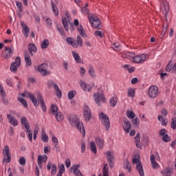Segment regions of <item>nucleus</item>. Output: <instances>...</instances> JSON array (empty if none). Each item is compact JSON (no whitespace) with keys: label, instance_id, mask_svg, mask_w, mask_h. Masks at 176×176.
<instances>
[{"label":"nucleus","instance_id":"1","mask_svg":"<svg viewBox=\"0 0 176 176\" xmlns=\"http://www.w3.org/2000/svg\"><path fill=\"white\" fill-rule=\"evenodd\" d=\"M68 119L70 124L74 127H77L80 133H82V137H85V135H86V131H85L83 123L79 121V118H78V117L75 115H72L68 117Z\"/></svg>","mask_w":176,"mask_h":176},{"label":"nucleus","instance_id":"2","mask_svg":"<svg viewBox=\"0 0 176 176\" xmlns=\"http://www.w3.org/2000/svg\"><path fill=\"white\" fill-rule=\"evenodd\" d=\"M28 97L30 98L34 107H39V102H41V108L43 112H46V111H47V109L46 107V104H45V100H43V97L42 96V94L38 93L37 99L35 98V96L34 94H30V93H28Z\"/></svg>","mask_w":176,"mask_h":176},{"label":"nucleus","instance_id":"3","mask_svg":"<svg viewBox=\"0 0 176 176\" xmlns=\"http://www.w3.org/2000/svg\"><path fill=\"white\" fill-rule=\"evenodd\" d=\"M66 41L69 45L78 49V47H82L83 46V41L80 36H77V39H75L72 37H67Z\"/></svg>","mask_w":176,"mask_h":176},{"label":"nucleus","instance_id":"4","mask_svg":"<svg viewBox=\"0 0 176 176\" xmlns=\"http://www.w3.org/2000/svg\"><path fill=\"white\" fill-rule=\"evenodd\" d=\"M88 20L93 28H97L98 30L101 29V21L97 16H94V15H89Z\"/></svg>","mask_w":176,"mask_h":176},{"label":"nucleus","instance_id":"5","mask_svg":"<svg viewBox=\"0 0 176 176\" xmlns=\"http://www.w3.org/2000/svg\"><path fill=\"white\" fill-rule=\"evenodd\" d=\"M100 119L101 120V123L103 124L104 127L107 130V131H109L111 127V121H109V117L102 112L100 113Z\"/></svg>","mask_w":176,"mask_h":176},{"label":"nucleus","instance_id":"6","mask_svg":"<svg viewBox=\"0 0 176 176\" xmlns=\"http://www.w3.org/2000/svg\"><path fill=\"white\" fill-rule=\"evenodd\" d=\"M132 162L134 164L138 163L136 164V168H137L138 173H140V175L144 176L145 173H144V167L142 166V163H141V162H140V157L137 156V157H135L134 158H133Z\"/></svg>","mask_w":176,"mask_h":176},{"label":"nucleus","instance_id":"7","mask_svg":"<svg viewBox=\"0 0 176 176\" xmlns=\"http://www.w3.org/2000/svg\"><path fill=\"white\" fill-rule=\"evenodd\" d=\"M47 86L50 89V87H53L54 86L56 96L58 97V98H61L63 96V92H61V90L60 89V88H58V85L56 83H54L53 80H49L47 82Z\"/></svg>","mask_w":176,"mask_h":176},{"label":"nucleus","instance_id":"8","mask_svg":"<svg viewBox=\"0 0 176 176\" xmlns=\"http://www.w3.org/2000/svg\"><path fill=\"white\" fill-rule=\"evenodd\" d=\"M3 161L6 163H10L12 162V155L10 154V150L9 149V146H5L3 149Z\"/></svg>","mask_w":176,"mask_h":176},{"label":"nucleus","instance_id":"9","mask_svg":"<svg viewBox=\"0 0 176 176\" xmlns=\"http://www.w3.org/2000/svg\"><path fill=\"white\" fill-rule=\"evenodd\" d=\"M71 23V16L69 15V12H65V16L62 18V23L63 24V27L65 31H69V23Z\"/></svg>","mask_w":176,"mask_h":176},{"label":"nucleus","instance_id":"10","mask_svg":"<svg viewBox=\"0 0 176 176\" xmlns=\"http://www.w3.org/2000/svg\"><path fill=\"white\" fill-rule=\"evenodd\" d=\"M20 65H21V59L19 56H17L15 58V62L11 63L10 69L12 72L16 74L17 72V68H19Z\"/></svg>","mask_w":176,"mask_h":176},{"label":"nucleus","instance_id":"11","mask_svg":"<svg viewBox=\"0 0 176 176\" xmlns=\"http://www.w3.org/2000/svg\"><path fill=\"white\" fill-rule=\"evenodd\" d=\"M12 56H13V50L8 46L5 47V50L1 52V57L5 60H8Z\"/></svg>","mask_w":176,"mask_h":176},{"label":"nucleus","instance_id":"12","mask_svg":"<svg viewBox=\"0 0 176 176\" xmlns=\"http://www.w3.org/2000/svg\"><path fill=\"white\" fill-rule=\"evenodd\" d=\"M159 94V88L156 85H152L148 89V96L150 98H156Z\"/></svg>","mask_w":176,"mask_h":176},{"label":"nucleus","instance_id":"13","mask_svg":"<svg viewBox=\"0 0 176 176\" xmlns=\"http://www.w3.org/2000/svg\"><path fill=\"white\" fill-rule=\"evenodd\" d=\"M48 67L49 65H47V63H43L38 67V71L43 76L50 75V72H47L46 69Z\"/></svg>","mask_w":176,"mask_h":176},{"label":"nucleus","instance_id":"14","mask_svg":"<svg viewBox=\"0 0 176 176\" xmlns=\"http://www.w3.org/2000/svg\"><path fill=\"white\" fill-rule=\"evenodd\" d=\"M83 109L84 118L86 122H89V120H90V118H91V110H90V107L87 104L84 105Z\"/></svg>","mask_w":176,"mask_h":176},{"label":"nucleus","instance_id":"15","mask_svg":"<svg viewBox=\"0 0 176 176\" xmlns=\"http://www.w3.org/2000/svg\"><path fill=\"white\" fill-rule=\"evenodd\" d=\"M146 59V56L145 54H141V55H134L133 63H135V64H142L144 61Z\"/></svg>","mask_w":176,"mask_h":176},{"label":"nucleus","instance_id":"16","mask_svg":"<svg viewBox=\"0 0 176 176\" xmlns=\"http://www.w3.org/2000/svg\"><path fill=\"white\" fill-rule=\"evenodd\" d=\"M162 6L164 8V19L167 20V14H168V12H170V4L166 0L162 1Z\"/></svg>","mask_w":176,"mask_h":176},{"label":"nucleus","instance_id":"17","mask_svg":"<svg viewBox=\"0 0 176 176\" xmlns=\"http://www.w3.org/2000/svg\"><path fill=\"white\" fill-rule=\"evenodd\" d=\"M94 97L95 98V101L98 105H100V101L105 102V96L104 94H101L100 93L94 94Z\"/></svg>","mask_w":176,"mask_h":176},{"label":"nucleus","instance_id":"18","mask_svg":"<svg viewBox=\"0 0 176 176\" xmlns=\"http://www.w3.org/2000/svg\"><path fill=\"white\" fill-rule=\"evenodd\" d=\"M106 157L109 162V164L110 166V168H113V153H112L111 151H107L106 154Z\"/></svg>","mask_w":176,"mask_h":176},{"label":"nucleus","instance_id":"19","mask_svg":"<svg viewBox=\"0 0 176 176\" xmlns=\"http://www.w3.org/2000/svg\"><path fill=\"white\" fill-rule=\"evenodd\" d=\"M24 56L26 65H28V67H31V65H32V61L31 60V57L28 51L24 52Z\"/></svg>","mask_w":176,"mask_h":176},{"label":"nucleus","instance_id":"20","mask_svg":"<svg viewBox=\"0 0 176 176\" xmlns=\"http://www.w3.org/2000/svg\"><path fill=\"white\" fill-rule=\"evenodd\" d=\"M80 166L79 164L78 165H74L71 168V170L74 171V173L75 174L76 176H83L82 173H80V170L78 168H79Z\"/></svg>","mask_w":176,"mask_h":176},{"label":"nucleus","instance_id":"21","mask_svg":"<svg viewBox=\"0 0 176 176\" xmlns=\"http://www.w3.org/2000/svg\"><path fill=\"white\" fill-rule=\"evenodd\" d=\"M123 127L126 133H130V131L131 130V124H130V122L129 121V120L125 119L124 120Z\"/></svg>","mask_w":176,"mask_h":176},{"label":"nucleus","instance_id":"22","mask_svg":"<svg viewBox=\"0 0 176 176\" xmlns=\"http://www.w3.org/2000/svg\"><path fill=\"white\" fill-rule=\"evenodd\" d=\"M28 47L29 53L32 56H34L35 53H36V46H35V44L30 43L28 45Z\"/></svg>","mask_w":176,"mask_h":176},{"label":"nucleus","instance_id":"23","mask_svg":"<svg viewBox=\"0 0 176 176\" xmlns=\"http://www.w3.org/2000/svg\"><path fill=\"white\" fill-rule=\"evenodd\" d=\"M95 141H96V144L98 145L99 149H102V148H104V139H102L101 138H96L95 139Z\"/></svg>","mask_w":176,"mask_h":176},{"label":"nucleus","instance_id":"24","mask_svg":"<svg viewBox=\"0 0 176 176\" xmlns=\"http://www.w3.org/2000/svg\"><path fill=\"white\" fill-rule=\"evenodd\" d=\"M141 140V134L137 133L136 135L135 136V144L137 148H139L141 149L142 148V144L141 142H140V140Z\"/></svg>","mask_w":176,"mask_h":176},{"label":"nucleus","instance_id":"25","mask_svg":"<svg viewBox=\"0 0 176 176\" xmlns=\"http://www.w3.org/2000/svg\"><path fill=\"white\" fill-rule=\"evenodd\" d=\"M7 118L9 120V123L10 124H12V126H17L19 124V122H17V120L13 116H11L10 115L8 114Z\"/></svg>","mask_w":176,"mask_h":176},{"label":"nucleus","instance_id":"26","mask_svg":"<svg viewBox=\"0 0 176 176\" xmlns=\"http://www.w3.org/2000/svg\"><path fill=\"white\" fill-rule=\"evenodd\" d=\"M155 159H156V157L155 156V155H151L150 160L151 162L152 167L153 168H159V164H157V162L155 161Z\"/></svg>","mask_w":176,"mask_h":176},{"label":"nucleus","instance_id":"27","mask_svg":"<svg viewBox=\"0 0 176 176\" xmlns=\"http://www.w3.org/2000/svg\"><path fill=\"white\" fill-rule=\"evenodd\" d=\"M80 87L84 91H91V89H93L91 87H90V85L82 82H80Z\"/></svg>","mask_w":176,"mask_h":176},{"label":"nucleus","instance_id":"28","mask_svg":"<svg viewBox=\"0 0 176 176\" xmlns=\"http://www.w3.org/2000/svg\"><path fill=\"white\" fill-rule=\"evenodd\" d=\"M135 54L133 52H126L122 55V58H127L128 60H133Z\"/></svg>","mask_w":176,"mask_h":176},{"label":"nucleus","instance_id":"29","mask_svg":"<svg viewBox=\"0 0 176 176\" xmlns=\"http://www.w3.org/2000/svg\"><path fill=\"white\" fill-rule=\"evenodd\" d=\"M77 30L81 36H82L83 38H87V34H86V32H85V30L83 29V26L82 25H80Z\"/></svg>","mask_w":176,"mask_h":176},{"label":"nucleus","instance_id":"30","mask_svg":"<svg viewBox=\"0 0 176 176\" xmlns=\"http://www.w3.org/2000/svg\"><path fill=\"white\" fill-rule=\"evenodd\" d=\"M72 56H73L75 61H76L79 64H80V63H82V58H80V56H79V54H78V52H76L75 51L72 52Z\"/></svg>","mask_w":176,"mask_h":176},{"label":"nucleus","instance_id":"31","mask_svg":"<svg viewBox=\"0 0 176 176\" xmlns=\"http://www.w3.org/2000/svg\"><path fill=\"white\" fill-rule=\"evenodd\" d=\"M47 160V155H44V156L38 155V164L41 167L43 162H46Z\"/></svg>","mask_w":176,"mask_h":176},{"label":"nucleus","instance_id":"32","mask_svg":"<svg viewBox=\"0 0 176 176\" xmlns=\"http://www.w3.org/2000/svg\"><path fill=\"white\" fill-rule=\"evenodd\" d=\"M55 116L57 122H63V120H64V115H63L61 112L56 113Z\"/></svg>","mask_w":176,"mask_h":176},{"label":"nucleus","instance_id":"33","mask_svg":"<svg viewBox=\"0 0 176 176\" xmlns=\"http://www.w3.org/2000/svg\"><path fill=\"white\" fill-rule=\"evenodd\" d=\"M21 25L25 34H30V28L27 24H25V23H24V21H21Z\"/></svg>","mask_w":176,"mask_h":176},{"label":"nucleus","instance_id":"34","mask_svg":"<svg viewBox=\"0 0 176 176\" xmlns=\"http://www.w3.org/2000/svg\"><path fill=\"white\" fill-rule=\"evenodd\" d=\"M109 167L108 166V164H104L103 166V176H109Z\"/></svg>","mask_w":176,"mask_h":176},{"label":"nucleus","instance_id":"35","mask_svg":"<svg viewBox=\"0 0 176 176\" xmlns=\"http://www.w3.org/2000/svg\"><path fill=\"white\" fill-rule=\"evenodd\" d=\"M91 151L93 153H97V146H96V143L94 142H91L90 143Z\"/></svg>","mask_w":176,"mask_h":176},{"label":"nucleus","instance_id":"36","mask_svg":"<svg viewBox=\"0 0 176 176\" xmlns=\"http://www.w3.org/2000/svg\"><path fill=\"white\" fill-rule=\"evenodd\" d=\"M51 5L52 6V12L55 16H58V9H57V6L54 5V2L52 1Z\"/></svg>","mask_w":176,"mask_h":176},{"label":"nucleus","instance_id":"37","mask_svg":"<svg viewBox=\"0 0 176 176\" xmlns=\"http://www.w3.org/2000/svg\"><path fill=\"white\" fill-rule=\"evenodd\" d=\"M116 104H118V98H116V97H112L110 99L111 107H116Z\"/></svg>","mask_w":176,"mask_h":176},{"label":"nucleus","instance_id":"38","mask_svg":"<svg viewBox=\"0 0 176 176\" xmlns=\"http://www.w3.org/2000/svg\"><path fill=\"white\" fill-rule=\"evenodd\" d=\"M41 49H47V47H49V40H44L41 45Z\"/></svg>","mask_w":176,"mask_h":176},{"label":"nucleus","instance_id":"39","mask_svg":"<svg viewBox=\"0 0 176 176\" xmlns=\"http://www.w3.org/2000/svg\"><path fill=\"white\" fill-rule=\"evenodd\" d=\"M124 168H126V170H128L129 173H131V165H130V162L129 161H126L124 164Z\"/></svg>","mask_w":176,"mask_h":176},{"label":"nucleus","instance_id":"40","mask_svg":"<svg viewBox=\"0 0 176 176\" xmlns=\"http://www.w3.org/2000/svg\"><path fill=\"white\" fill-rule=\"evenodd\" d=\"M18 100L25 107V108H28V103L27 102V100L24 98H18Z\"/></svg>","mask_w":176,"mask_h":176},{"label":"nucleus","instance_id":"41","mask_svg":"<svg viewBox=\"0 0 176 176\" xmlns=\"http://www.w3.org/2000/svg\"><path fill=\"white\" fill-rule=\"evenodd\" d=\"M58 107H57L56 105L52 104L51 107V112L56 115V113H58Z\"/></svg>","mask_w":176,"mask_h":176},{"label":"nucleus","instance_id":"42","mask_svg":"<svg viewBox=\"0 0 176 176\" xmlns=\"http://www.w3.org/2000/svg\"><path fill=\"white\" fill-rule=\"evenodd\" d=\"M112 46L115 47H112L113 50H115V52H119L120 50V44L113 43L112 44Z\"/></svg>","mask_w":176,"mask_h":176},{"label":"nucleus","instance_id":"43","mask_svg":"<svg viewBox=\"0 0 176 176\" xmlns=\"http://www.w3.org/2000/svg\"><path fill=\"white\" fill-rule=\"evenodd\" d=\"M128 96L129 97H134L135 96V91L133 88H130L128 90Z\"/></svg>","mask_w":176,"mask_h":176},{"label":"nucleus","instance_id":"44","mask_svg":"<svg viewBox=\"0 0 176 176\" xmlns=\"http://www.w3.org/2000/svg\"><path fill=\"white\" fill-rule=\"evenodd\" d=\"M94 35L96 36H99V38H104L105 34L100 30H96L94 32Z\"/></svg>","mask_w":176,"mask_h":176},{"label":"nucleus","instance_id":"45","mask_svg":"<svg viewBox=\"0 0 176 176\" xmlns=\"http://www.w3.org/2000/svg\"><path fill=\"white\" fill-rule=\"evenodd\" d=\"M89 74L90 75V76H92L93 78H94V76H96V73H95V70L94 68H93V67H89Z\"/></svg>","mask_w":176,"mask_h":176},{"label":"nucleus","instance_id":"46","mask_svg":"<svg viewBox=\"0 0 176 176\" xmlns=\"http://www.w3.org/2000/svg\"><path fill=\"white\" fill-rule=\"evenodd\" d=\"M170 125L173 130H176V117L172 118Z\"/></svg>","mask_w":176,"mask_h":176},{"label":"nucleus","instance_id":"47","mask_svg":"<svg viewBox=\"0 0 176 176\" xmlns=\"http://www.w3.org/2000/svg\"><path fill=\"white\" fill-rule=\"evenodd\" d=\"M63 173H65V166H64V164H61L59 166V171L58 174H63Z\"/></svg>","mask_w":176,"mask_h":176},{"label":"nucleus","instance_id":"48","mask_svg":"<svg viewBox=\"0 0 176 176\" xmlns=\"http://www.w3.org/2000/svg\"><path fill=\"white\" fill-rule=\"evenodd\" d=\"M76 94V91H70L68 93V98L69 100H72L75 97V95Z\"/></svg>","mask_w":176,"mask_h":176},{"label":"nucleus","instance_id":"49","mask_svg":"<svg viewBox=\"0 0 176 176\" xmlns=\"http://www.w3.org/2000/svg\"><path fill=\"white\" fill-rule=\"evenodd\" d=\"M56 28L60 35H65L64 29L63 28V26H61V25H57Z\"/></svg>","mask_w":176,"mask_h":176},{"label":"nucleus","instance_id":"50","mask_svg":"<svg viewBox=\"0 0 176 176\" xmlns=\"http://www.w3.org/2000/svg\"><path fill=\"white\" fill-rule=\"evenodd\" d=\"M168 25L167 24H164L162 25V35L164 36L166 35V32H167Z\"/></svg>","mask_w":176,"mask_h":176},{"label":"nucleus","instance_id":"51","mask_svg":"<svg viewBox=\"0 0 176 176\" xmlns=\"http://www.w3.org/2000/svg\"><path fill=\"white\" fill-rule=\"evenodd\" d=\"M162 140L164 142H170L171 141V138L166 134L162 137Z\"/></svg>","mask_w":176,"mask_h":176},{"label":"nucleus","instance_id":"52","mask_svg":"<svg viewBox=\"0 0 176 176\" xmlns=\"http://www.w3.org/2000/svg\"><path fill=\"white\" fill-rule=\"evenodd\" d=\"M127 118H129V119H134V118H135V113L133 111H128Z\"/></svg>","mask_w":176,"mask_h":176},{"label":"nucleus","instance_id":"53","mask_svg":"<svg viewBox=\"0 0 176 176\" xmlns=\"http://www.w3.org/2000/svg\"><path fill=\"white\" fill-rule=\"evenodd\" d=\"M133 124L134 126H136V127H138L140 126V119L138 118H136L132 120Z\"/></svg>","mask_w":176,"mask_h":176},{"label":"nucleus","instance_id":"54","mask_svg":"<svg viewBox=\"0 0 176 176\" xmlns=\"http://www.w3.org/2000/svg\"><path fill=\"white\" fill-rule=\"evenodd\" d=\"M16 7L20 12H23V3L19 1H16Z\"/></svg>","mask_w":176,"mask_h":176},{"label":"nucleus","instance_id":"55","mask_svg":"<svg viewBox=\"0 0 176 176\" xmlns=\"http://www.w3.org/2000/svg\"><path fill=\"white\" fill-rule=\"evenodd\" d=\"M56 172H57V166L55 164H53L52 166V170H51L52 175H56Z\"/></svg>","mask_w":176,"mask_h":176},{"label":"nucleus","instance_id":"56","mask_svg":"<svg viewBox=\"0 0 176 176\" xmlns=\"http://www.w3.org/2000/svg\"><path fill=\"white\" fill-rule=\"evenodd\" d=\"M173 69V64H171V62H169L168 64L166 67V71L167 72H170Z\"/></svg>","mask_w":176,"mask_h":176},{"label":"nucleus","instance_id":"57","mask_svg":"<svg viewBox=\"0 0 176 176\" xmlns=\"http://www.w3.org/2000/svg\"><path fill=\"white\" fill-rule=\"evenodd\" d=\"M25 158L24 157H21L19 159V164H21V166H25Z\"/></svg>","mask_w":176,"mask_h":176},{"label":"nucleus","instance_id":"58","mask_svg":"<svg viewBox=\"0 0 176 176\" xmlns=\"http://www.w3.org/2000/svg\"><path fill=\"white\" fill-rule=\"evenodd\" d=\"M41 138L43 142H47L49 141V137L46 134L43 135Z\"/></svg>","mask_w":176,"mask_h":176},{"label":"nucleus","instance_id":"59","mask_svg":"<svg viewBox=\"0 0 176 176\" xmlns=\"http://www.w3.org/2000/svg\"><path fill=\"white\" fill-rule=\"evenodd\" d=\"M166 134H167V130H166V129H162L160 130V135L164 137V135H166Z\"/></svg>","mask_w":176,"mask_h":176},{"label":"nucleus","instance_id":"60","mask_svg":"<svg viewBox=\"0 0 176 176\" xmlns=\"http://www.w3.org/2000/svg\"><path fill=\"white\" fill-rule=\"evenodd\" d=\"M26 133H28V138L30 142H32V133H31V131L30 129H28L26 131Z\"/></svg>","mask_w":176,"mask_h":176},{"label":"nucleus","instance_id":"61","mask_svg":"<svg viewBox=\"0 0 176 176\" xmlns=\"http://www.w3.org/2000/svg\"><path fill=\"white\" fill-rule=\"evenodd\" d=\"M81 151L82 153L86 151V144L85 143V142H82L81 143Z\"/></svg>","mask_w":176,"mask_h":176},{"label":"nucleus","instance_id":"62","mask_svg":"<svg viewBox=\"0 0 176 176\" xmlns=\"http://www.w3.org/2000/svg\"><path fill=\"white\" fill-rule=\"evenodd\" d=\"M81 12L84 13V14H89V9L86 7H83L81 8Z\"/></svg>","mask_w":176,"mask_h":176},{"label":"nucleus","instance_id":"63","mask_svg":"<svg viewBox=\"0 0 176 176\" xmlns=\"http://www.w3.org/2000/svg\"><path fill=\"white\" fill-rule=\"evenodd\" d=\"M65 166L67 168L71 166V160L69 158L65 160Z\"/></svg>","mask_w":176,"mask_h":176},{"label":"nucleus","instance_id":"64","mask_svg":"<svg viewBox=\"0 0 176 176\" xmlns=\"http://www.w3.org/2000/svg\"><path fill=\"white\" fill-rule=\"evenodd\" d=\"M170 173H171V170L168 168H166L164 171H161L162 175H164V174H170Z\"/></svg>","mask_w":176,"mask_h":176}]
</instances>
